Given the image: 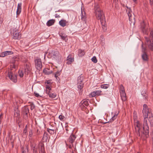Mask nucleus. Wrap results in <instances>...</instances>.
Segmentation results:
<instances>
[{
	"label": "nucleus",
	"instance_id": "0e129e2a",
	"mask_svg": "<svg viewBox=\"0 0 153 153\" xmlns=\"http://www.w3.org/2000/svg\"><path fill=\"white\" fill-rule=\"evenodd\" d=\"M2 120L0 119V124H1Z\"/></svg>",
	"mask_w": 153,
	"mask_h": 153
},
{
	"label": "nucleus",
	"instance_id": "5fc2aeb1",
	"mask_svg": "<svg viewBox=\"0 0 153 153\" xmlns=\"http://www.w3.org/2000/svg\"><path fill=\"white\" fill-rule=\"evenodd\" d=\"M55 17L56 18H59L60 17L59 15H58L57 14H56L55 15Z\"/></svg>",
	"mask_w": 153,
	"mask_h": 153
},
{
	"label": "nucleus",
	"instance_id": "c9c22d12",
	"mask_svg": "<svg viewBox=\"0 0 153 153\" xmlns=\"http://www.w3.org/2000/svg\"><path fill=\"white\" fill-rule=\"evenodd\" d=\"M33 132L32 130H30L29 132V134L28 137H29L30 139H31L32 138V136L33 135Z\"/></svg>",
	"mask_w": 153,
	"mask_h": 153
},
{
	"label": "nucleus",
	"instance_id": "ddd939ff",
	"mask_svg": "<svg viewBox=\"0 0 153 153\" xmlns=\"http://www.w3.org/2000/svg\"><path fill=\"white\" fill-rule=\"evenodd\" d=\"M39 153H45V149L44 144L42 143L39 144Z\"/></svg>",
	"mask_w": 153,
	"mask_h": 153
},
{
	"label": "nucleus",
	"instance_id": "4468645a",
	"mask_svg": "<svg viewBox=\"0 0 153 153\" xmlns=\"http://www.w3.org/2000/svg\"><path fill=\"white\" fill-rule=\"evenodd\" d=\"M31 68L29 65L26 64L25 67V74L28 75L30 73Z\"/></svg>",
	"mask_w": 153,
	"mask_h": 153
},
{
	"label": "nucleus",
	"instance_id": "4be33fe9",
	"mask_svg": "<svg viewBox=\"0 0 153 153\" xmlns=\"http://www.w3.org/2000/svg\"><path fill=\"white\" fill-rule=\"evenodd\" d=\"M48 134L46 132H44L42 137L43 142H46L48 140Z\"/></svg>",
	"mask_w": 153,
	"mask_h": 153
},
{
	"label": "nucleus",
	"instance_id": "393cba45",
	"mask_svg": "<svg viewBox=\"0 0 153 153\" xmlns=\"http://www.w3.org/2000/svg\"><path fill=\"white\" fill-rule=\"evenodd\" d=\"M78 55L79 56L82 57L85 54V52L84 50H82L81 49L79 50Z\"/></svg>",
	"mask_w": 153,
	"mask_h": 153
},
{
	"label": "nucleus",
	"instance_id": "774afa93",
	"mask_svg": "<svg viewBox=\"0 0 153 153\" xmlns=\"http://www.w3.org/2000/svg\"><path fill=\"white\" fill-rule=\"evenodd\" d=\"M152 140H153V136L152 137Z\"/></svg>",
	"mask_w": 153,
	"mask_h": 153
},
{
	"label": "nucleus",
	"instance_id": "39448f33",
	"mask_svg": "<svg viewBox=\"0 0 153 153\" xmlns=\"http://www.w3.org/2000/svg\"><path fill=\"white\" fill-rule=\"evenodd\" d=\"M146 40V44L148 46L149 48L153 51V31H150L149 37H145Z\"/></svg>",
	"mask_w": 153,
	"mask_h": 153
},
{
	"label": "nucleus",
	"instance_id": "f257e3e1",
	"mask_svg": "<svg viewBox=\"0 0 153 153\" xmlns=\"http://www.w3.org/2000/svg\"><path fill=\"white\" fill-rule=\"evenodd\" d=\"M143 108L142 111L143 120V126L138 121H137L134 123L135 134L137 136L143 137L144 139L148 138L149 137V127L147 124V119L149 116L152 114L151 109L148 107L146 104L143 105Z\"/></svg>",
	"mask_w": 153,
	"mask_h": 153
},
{
	"label": "nucleus",
	"instance_id": "4c0bfd02",
	"mask_svg": "<svg viewBox=\"0 0 153 153\" xmlns=\"http://www.w3.org/2000/svg\"><path fill=\"white\" fill-rule=\"evenodd\" d=\"M95 95L96 96H99L101 94V93L102 92V91H95Z\"/></svg>",
	"mask_w": 153,
	"mask_h": 153
},
{
	"label": "nucleus",
	"instance_id": "49530a36",
	"mask_svg": "<svg viewBox=\"0 0 153 153\" xmlns=\"http://www.w3.org/2000/svg\"><path fill=\"white\" fill-rule=\"evenodd\" d=\"M123 91H125L124 87L122 85H121L120 86V92Z\"/></svg>",
	"mask_w": 153,
	"mask_h": 153
},
{
	"label": "nucleus",
	"instance_id": "9d476101",
	"mask_svg": "<svg viewBox=\"0 0 153 153\" xmlns=\"http://www.w3.org/2000/svg\"><path fill=\"white\" fill-rule=\"evenodd\" d=\"M89 105L88 101L87 100H82L79 104L80 106L83 110L86 108L85 106H87Z\"/></svg>",
	"mask_w": 153,
	"mask_h": 153
},
{
	"label": "nucleus",
	"instance_id": "2eb2a0df",
	"mask_svg": "<svg viewBox=\"0 0 153 153\" xmlns=\"http://www.w3.org/2000/svg\"><path fill=\"white\" fill-rule=\"evenodd\" d=\"M30 146L31 149L33 151V153H38L37 148L35 144L31 143Z\"/></svg>",
	"mask_w": 153,
	"mask_h": 153
},
{
	"label": "nucleus",
	"instance_id": "c03bdc74",
	"mask_svg": "<svg viewBox=\"0 0 153 153\" xmlns=\"http://www.w3.org/2000/svg\"><path fill=\"white\" fill-rule=\"evenodd\" d=\"M118 113H117V114H115L112 117L111 119L113 121L115 119H116L117 117V116L118 115Z\"/></svg>",
	"mask_w": 153,
	"mask_h": 153
},
{
	"label": "nucleus",
	"instance_id": "f704fd0d",
	"mask_svg": "<svg viewBox=\"0 0 153 153\" xmlns=\"http://www.w3.org/2000/svg\"><path fill=\"white\" fill-rule=\"evenodd\" d=\"M142 30L143 32V33L144 34H146L148 33V30L146 29L145 28V26H143V27L142 28Z\"/></svg>",
	"mask_w": 153,
	"mask_h": 153
},
{
	"label": "nucleus",
	"instance_id": "79ce46f5",
	"mask_svg": "<svg viewBox=\"0 0 153 153\" xmlns=\"http://www.w3.org/2000/svg\"><path fill=\"white\" fill-rule=\"evenodd\" d=\"M94 91H93L92 92H91V94H90L89 96L90 97H93L95 96H96L95 95V92Z\"/></svg>",
	"mask_w": 153,
	"mask_h": 153
},
{
	"label": "nucleus",
	"instance_id": "6ab92c4d",
	"mask_svg": "<svg viewBox=\"0 0 153 153\" xmlns=\"http://www.w3.org/2000/svg\"><path fill=\"white\" fill-rule=\"evenodd\" d=\"M59 35L61 39L63 40H65V41L68 40L67 36L65 34L61 33H59Z\"/></svg>",
	"mask_w": 153,
	"mask_h": 153
},
{
	"label": "nucleus",
	"instance_id": "72a5a7b5",
	"mask_svg": "<svg viewBox=\"0 0 153 153\" xmlns=\"http://www.w3.org/2000/svg\"><path fill=\"white\" fill-rule=\"evenodd\" d=\"M49 70L48 69H45L43 70L44 72L46 74L49 75L52 73V71H48Z\"/></svg>",
	"mask_w": 153,
	"mask_h": 153
},
{
	"label": "nucleus",
	"instance_id": "6e6552de",
	"mask_svg": "<svg viewBox=\"0 0 153 153\" xmlns=\"http://www.w3.org/2000/svg\"><path fill=\"white\" fill-rule=\"evenodd\" d=\"M35 65L36 68L39 71L42 68V64L40 59H37L35 60Z\"/></svg>",
	"mask_w": 153,
	"mask_h": 153
},
{
	"label": "nucleus",
	"instance_id": "bb28decb",
	"mask_svg": "<svg viewBox=\"0 0 153 153\" xmlns=\"http://www.w3.org/2000/svg\"><path fill=\"white\" fill-rule=\"evenodd\" d=\"M27 125H26L25 126V128H24L23 131V135H25V136H27Z\"/></svg>",
	"mask_w": 153,
	"mask_h": 153
},
{
	"label": "nucleus",
	"instance_id": "7c9ffc66",
	"mask_svg": "<svg viewBox=\"0 0 153 153\" xmlns=\"http://www.w3.org/2000/svg\"><path fill=\"white\" fill-rule=\"evenodd\" d=\"M84 83L77 84V88L79 90L81 91L83 87Z\"/></svg>",
	"mask_w": 153,
	"mask_h": 153
},
{
	"label": "nucleus",
	"instance_id": "f03ea898",
	"mask_svg": "<svg viewBox=\"0 0 153 153\" xmlns=\"http://www.w3.org/2000/svg\"><path fill=\"white\" fill-rule=\"evenodd\" d=\"M94 13L97 19L100 20L102 29L103 31L107 30V25L105 24V16L102 10L100 8V5L98 4H95L94 7Z\"/></svg>",
	"mask_w": 153,
	"mask_h": 153
},
{
	"label": "nucleus",
	"instance_id": "0eeeda50",
	"mask_svg": "<svg viewBox=\"0 0 153 153\" xmlns=\"http://www.w3.org/2000/svg\"><path fill=\"white\" fill-rule=\"evenodd\" d=\"M126 7L127 8V9L126 10V11L127 12V14L129 17V19L130 21L132 22L133 20L134 22V16H132V14L134 15V14L132 13V11L130 7H128L127 5L126 6Z\"/></svg>",
	"mask_w": 153,
	"mask_h": 153
},
{
	"label": "nucleus",
	"instance_id": "680f3d73",
	"mask_svg": "<svg viewBox=\"0 0 153 153\" xmlns=\"http://www.w3.org/2000/svg\"><path fill=\"white\" fill-rule=\"evenodd\" d=\"M50 82L49 81V80H48V81H47V82H46L47 84H49L50 83Z\"/></svg>",
	"mask_w": 153,
	"mask_h": 153
},
{
	"label": "nucleus",
	"instance_id": "603ef678",
	"mask_svg": "<svg viewBox=\"0 0 153 153\" xmlns=\"http://www.w3.org/2000/svg\"><path fill=\"white\" fill-rule=\"evenodd\" d=\"M5 56L4 52H2L0 55V56L1 57H4Z\"/></svg>",
	"mask_w": 153,
	"mask_h": 153
},
{
	"label": "nucleus",
	"instance_id": "4d7b16f0",
	"mask_svg": "<svg viewBox=\"0 0 153 153\" xmlns=\"http://www.w3.org/2000/svg\"><path fill=\"white\" fill-rule=\"evenodd\" d=\"M73 147V144H69V148L70 149H71L72 148V147Z\"/></svg>",
	"mask_w": 153,
	"mask_h": 153
},
{
	"label": "nucleus",
	"instance_id": "20e7f679",
	"mask_svg": "<svg viewBox=\"0 0 153 153\" xmlns=\"http://www.w3.org/2000/svg\"><path fill=\"white\" fill-rule=\"evenodd\" d=\"M19 25L16 26L15 27L14 25V27L11 29V34L14 39H19L21 38V35L19 30Z\"/></svg>",
	"mask_w": 153,
	"mask_h": 153
},
{
	"label": "nucleus",
	"instance_id": "e2e57ef3",
	"mask_svg": "<svg viewBox=\"0 0 153 153\" xmlns=\"http://www.w3.org/2000/svg\"><path fill=\"white\" fill-rule=\"evenodd\" d=\"M135 3H136L137 1V0H132Z\"/></svg>",
	"mask_w": 153,
	"mask_h": 153
},
{
	"label": "nucleus",
	"instance_id": "13d9d810",
	"mask_svg": "<svg viewBox=\"0 0 153 153\" xmlns=\"http://www.w3.org/2000/svg\"><path fill=\"white\" fill-rule=\"evenodd\" d=\"M2 116H3V114H0V119L2 120Z\"/></svg>",
	"mask_w": 153,
	"mask_h": 153
},
{
	"label": "nucleus",
	"instance_id": "f3484780",
	"mask_svg": "<svg viewBox=\"0 0 153 153\" xmlns=\"http://www.w3.org/2000/svg\"><path fill=\"white\" fill-rule=\"evenodd\" d=\"M21 7L22 3H19L17 6V10L16 12L17 15H19L21 13L22 9Z\"/></svg>",
	"mask_w": 153,
	"mask_h": 153
},
{
	"label": "nucleus",
	"instance_id": "a19ab883",
	"mask_svg": "<svg viewBox=\"0 0 153 153\" xmlns=\"http://www.w3.org/2000/svg\"><path fill=\"white\" fill-rule=\"evenodd\" d=\"M142 52L143 53H146V48L143 47V44L142 43Z\"/></svg>",
	"mask_w": 153,
	"mask_h": 153
},
{
	"label": "nucleus",
	"instance_id": "dca6fc26",
	"mask_svg": "<svg viewBox=\"0 0 153 153\" xmlns=\"http://www.w3.org/2000/svg\"><path fill=\"white\" fill-rule=\"evenodd\" d=\"M120 93L122 100L123 101H125L126 100V95L125 91H122V92Z\"/></svg>",
	"mask_w": 153,
	"mask_h": 153
},
{
	"label": "nucleus",
	"instance_id": "c756f323",
	"mask_svg": "<svg viewBox=\"0 0 153 153\" xmlns=\"http://www.w3.org/2000/svg\"><path fill=\"white\" fill-rule=\"evenodd\" d=\"M109 85L108 84H105L101 85L100 87L102 88L107 89L109 87Z\"/></svg>",
	"mask_w": 153,
	"mask_h": 153
},
{
	"label": "nucleus",
	"instance_id": "58836bf2",
	"mask_svg": "<svg viewBox=\"0 0 153 153\" xmlns=\"http://www.w3.org/2000/svg\"><path fill=\"white\" fill-rule=\"evenodd\" d=\"M118 0H113V4H114L116 8L118 6Z\"/></svg>",
	"mask_w": 153,
	"mask_h": 153
},
{
	"label": "nucleus",
	"instance_id": "2f4dec72",
	"mask_svg": "<svg viewBox=\"0 0 153 153\" xmlns=\"http://www.w3.org/2000/svg\"><path fill=\"white\" fill-rule=\"evenodd\" d=\"M49 97L51 98H55L56 96V94L55 93H51L48 95Z\"/></svg>",
	"mask_w": 153,
	"mask_h": 153
},
{
	"label": "nucleus",
	"instance_id": "de8ad7c7",
	"mask_svg": "<svg viewBox=\"0 0 153 153\" xmlns=\"http://www.w3.org/2000/svg\"><path fill=\"white\" fill-rule=\"evenodd\" d=\"M64 117L62 115H60L59 116V118L61 120H63Z\"/></svg>",
	"mask_w": 153,
	"mask_h": 153
},
{
	"label": "nucleus",
	"instance_id": "338daca9",
	"mask_svg": "<svg viewBox=\"0 0 153 153\" xmlns=\"http://www.w3.org/2000/svg\"><path fill=\"white\" fill-rule=\"evenodd\" d=\"M19 127H21L19 123Z\"/></svg>",
	"mask_w": 153,
	"mask_h": 153
},
{
	"label": "nucleus",
	"instance_id": "cd10ccee",
	"mask_svg": "<svg viewBox=\"0 0 153 153\" xmlns=\"http://www.w3.org/2000/svg\"><path fill=\"white\" fill-rule=\"evenodd\" d=\"M5 56L13 54V53L11 51H6L4 52Z\"/></svg>",
	"mask_w": 153,
	"mask_h": 153
},
{
	"label": "nucleus",
	"instance_id": "7ed1b4c3",
	"mask_svg": "<svg viewBox=\"0 0 153 153\" xmlns=\"http://www.w3.org/2000/svg\"><path fill=\"white\" fill-rule=\"evenodd\" d=\"M18 58L17 57L14 58V61L12 62L13 64V68L9 71L8 74V76L10 79L15 83H16L17 81V74L16 73L15 71L17 65V63H16V61L18 60Z\"/></svg>",
	"mask_w": 153,
	"mask_h": 153
},
{
	"label": "nucleus",
	"instance_id": "412c9836",
	"mask_svg": "<svg viewBox=\"0 0 153 153\" xmlns=\"http://www.w3.org/2000/svg\"><path fill=\"white\" fill-rule=\"evenodd\" d=\"M55 20L53 19L50 20L46 23L47 25L48 26H50L53 25L54 23Z\"/></svg>",
	"mask_w": 153,
	"mask_h": 153
},
{
	"label": "nucleus",
	"instance_id": "473e14b6",
	"mask_svg": "<svg viewBox=\"0 0 153 153\" xmlns=\"http://www.w3.org/2000/svg\"><path fill=\"white\" fill-rule=\"evenodd\" d=\"M15 111V112L14 113V116L16 117H19L20 115L19 111L18 110Z\"/></svg>",
	"mask_w": 153,
	"mask_h": 153
},
{
	"label": "nucleus",
	"instance_id": "aec40b11",
	"mask_svg": "<svg viewBox=\"0 0 153 153\" xmlns=\"http://www.w3.org/2000/svg\"><path fill=\"white\" fill-rule=\"evenodd\" d=\"M59 25L62 27H64L66 25L67 22L65 20H61L59 22Z\"/></svg>",
	"mask_w": 153,
	"mask_h": 153
},
{
	"label": "nucleus",
	"instance_id": "f8f14e48",
	"mask_svg": "<svg viewBox=\"0 0 153 153\" xmlns=\"http://www.w3.org/2000/svg\"><path fill=\"white\" fill-rule=\"evenodd\" d=\"M60 54L57 51H53L51 52V57L56 59H58Z\"/></svg>",
	"mask_w": 153,
	"mask_h": 153
},
{
	"label": "nucleus",
	"instance_id": "052dcab7",
	"mask_svg": "<svg viewBox=\"0 0 153 153\" xmlns=\"http://www.w3.org/2000/svg\"><path fill=\"white\" fill-rule=\"evenodd\" d=\"M2 22H3L2 19L1 18H0V23L1 24L2 23Z\"/></svg>",
	"mask_w": 153,
	"mask_h": 153
},
{
	"label": "nucleus",
	"instance_id": "09e8293b",
	"mask_svg": "<svg viewBox=\"0 0 153 153\" xmlns=\"http://www.w3.org/2000/svg\"><path fill=\"white\" fill-rule=\"evenodd\" d=\"M55 128V127H54L53 126H52L51 125V126L49 128H47V130H48V129H54Z\"/></svg>",
	"mask_w": 153,
	"mask_h": 153
},
{
	"label": "nucleus",
	"instance_id": "423d86ee",
	"mask_svg": "<svg viewBox=\"0 0 153 153\" xmlns=\"http://www.w3.org/2000/svg\"><path fill=\"white\" fill-rule=\"evenodd\" d=\"M29 113V108L27 106H25L22 108V113L25 119L26 120L28 118Z\"/></svg>",
	"mask_w": 153,
	"mask_h": 153
},
{
	"label": "nucleus",
	"instance_id": "37998d69",
	"mask_svg": "<svg viewBox=\"0 0 153 153\" xmlns=\"http://www.w3.org/2000/svg\"><path fill=\"white\" fill-rule=\"evenodd\" d=\"M86 17L85 16H84L82 13V15H81V19L82 21H85V22Z\"/></svg>",
	"mask_w": 153,
	"mask_h": 153
},
{
	"label": "nucleus",
	"instance_id": "864d4df0",
	"mask_svg": "<svg viewBox=\"0 0 153 153\" xmlns=\"http://www.w3.org/2000/svg\"><path fill=\"white\" fill-rule=\"evenodd\" d=\"M34 93L35 96L36 97H39V94H38L36 92H34Z\"/></svg>",
	"mask_w": 153,
	"mask_h": 153
},
{
	"label": "nucleus",
	"instance_id": "bf43d9fd",
	"mask_svg": "<svg viewBox=\"0 0 153 153\" xmlns=\"http://www.w3.org/2000/svg\"><path fill=\"white\" fill-rule=\"evenodd\" d=\"M40 133V131H39L38 129H37V131L36 132V134L39 135Z\"/></svg>",
	"mask_w": 153,
	"mask_h": 153
},
{
	"label": "nucleus",
	"instance_id": "5701e85b",
	"mask_svg": "<svg viewBox=\"0 0 153 153\" xmlns=\"http://www.w3.org/2000/svg\"><path fill=\"white\" fill-rule=\"evenodd\" d=\"M83 80V77L82 76H79L78 77L77 80V84H79V83H83L82 81Z\"/></svg>",
	"mask_w": 153,
	"mask_h": 153
},
{
	"label": "nucleus",
	"instance_id": "3c124183",
	"mask_svg": "<svg viewBox=\"0 0 153 153\" xmlns=\"http://www.w3.org/2000/svg\"><path fill=\"white\" fill-rule=\"evenodd\" d=\"M46 88L47 89H48V90H51V88L49 86V85H46Z\"/></svg>",
	"mask_w": 153,
	"mask_h": 153
},
{
	"label": "nucleus",
	"instance_id": "9b49d317",
	"mask_svg": "<svg viewBox=\"0 0 153 153\" xmlns=\"http://www.w3.org/2000/svg\"><path fill=\"white\" fill-rule=\"evenodd\" d=\"M66 64L68 65L71 64L74 61V58L72 57L71 54H69L67 56L66 59Z\"/></svg>",
	"mask_w": 153,
	"mask_h": 153
},
{
	"label": "nucleus",
	"instance_id": "69168bd1",
	"mask_svg": "<svg viewBox=\"0 0 153 153\" xmlns=\"http://www.w3.org/2000/svg\"><path fill=\"white\" fill-rule=\"evenodd\" d=\"M25 152L24 151H23L22 152V153H25Z\"/></svg>",
	"mask_w": 153,
	"mask_h": 153
},
{
	"label": "nucleus",
	"instance_id": "a18cd8bd",
	"mask_svg": "<svg viewBox=\"0 0 153 153\" xmlns=\"http://www.w3.org/2000/svg\"><path fill=\"white\" fill-rule=\"evenodd\" d=\"M30 109L31 110H33L35 107L33 103H31V104L30 105Z\"/></svg>",
	"mask_w": 153,
	"mask_h": 153
},
{
	"label": "nucleus",
	"instance_id": "e433bc0d",
	"mask_svg": "<svg viewBox=\"0 0 153 153\" xmlns=\"http://www.w3.org/2000/svg\"><path fill=\"white\" fill-rule=\"evenodd\" d=\"M92 61L94 63H96L97 60L96 58V57L95 56H93L91 59Z\"/></svg>",
	"mask_w": 153,
	"mask_h": 153
},
{
	"label": "nucleus",
	"instance_id": "ea45409f",
	"mask_svg": "<svg viewBox=\"0 0 153 153\" xmlns=\"http://www.w3.org/2000/svg\"><path fill=\"white\" fill-rule=\"evenodd\" d=\"M19 76H20L21 77H22L24 76V73L22 71H19Z\"/></svg>",
	"mask_w": 153,
	"mask_h": 153
},
{
	"label": "nucleus",
	"instance_id": "b1692460",
	"mask_svg": "<svg viewBox=\"0 0 153 153\" xmlns=\"http://www.w3.org/2000/svg\"><path fill=\"white\" fill-rule=\"evenodd\" d=\"M60 74L59 71H57L56 74H55L54 76L56 78V79L58 82L60 81V79L58 77L59 76H60Z\"/></svg>",
	"mask_w": 153,
	"mask_h": 153
},
{
	"label": "nucleus",
	"instance_id": "8fccbe9b",
	"mask_svg": "<svg viewBox=\"0 0 153 153\" xmlns=\"http://www.w3.org/2000/svg\"><path fill=\"white\" fill-rule=\"evenodd\" d=\"M51 90L46 89L45 91L46 94H48L49 95V94H50V93H51V92L50 91Z\"/></svg>",
	"mask_w": 153,
	"mask_h": 153
},
{
	"label": "nucleus",
	"instance_id": "a211bd4d",
	"mask_svg": "<svg viewBox=\"0 0 153 153\" xmlns=\"http://www.w3.org/2000/svg\"><path fill=\"white\" fill-rule=\"evenodd\" d=\"M142 58L144 61H147L148 60V55L146 53H143L142 55Z\"/></svg>",
	"mask_w": 153,
	"mask_h": 153
},
{
	"label": "nucleus",
	"instance_id": "6e6d98bb",
	"mask_svg": "<svg viewBox=\"0 0 153 153\" xmlns=\"http://www.w3.org/2000/svg\"><path fill=\"white\" fill-rule=\"evenodd\" d=\"M150 1V4L152 5L153 4V0H149Z\"/></svg>",
	"mask_w": 153,
	"mask_h": 153
},
{
	"label": "nucleus",
	"instance_id": "1a4fd4ad",
	"mask_svg": "<svg viewBox=\"0 0 153 153\" xmlns=\"http://www.w3.org/2000/svg\"><path fill=\"white\" fill-rule=\"evenodd\" d=\"M76 138V137L75 135L71 134L67 140V143H66V144L67 145V144H73Z\"/></svg>",
	"mask_w": 153,
	"mask_h": 153
},
{
	"label": "nucleus",
	"instance_id": "a878e982",
	"mask_svg": "<svg viewBox=\"0 0 153 153\" xmlns=\"http://www.w3.org/2000/svg\"><path fill=\"white\" fill-rule=\"evenodd\" d=\"M149 120L151 126H153V117L152 114L150 116H149Z\"/></svg>",
	"mask_w": 153,
	"mask_h": 153
},
{
	"label": "nucleus",
	"instance_id": "c85d7f7f",
	"mask_svg": "<svg viewBox=\"0 0 153 153\" xmlns=\"http://www.w3.org/2000/svg\"><path fill=\"white\" fill-rule=\"evenodd\" d=\"M47 131L51 134H53L56 132V131L54 129H48Z\"/></svg>",
	"mask_w": 153,
	"mask_h": 153
}]
</instances>
